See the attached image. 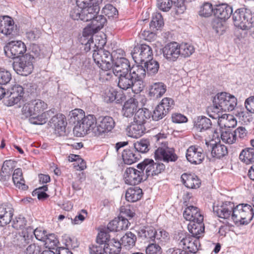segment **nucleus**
I'll return each instance as SVG.
<instances>
[{"label":"nucleus","instance_id":"1","mask_svg":"<svg viewBox=\"0 0 254 254\" xmlns=\"http://www.w3.org/2000/svg\"><path fill=\"white\" fill-rule=\"evenodd\" d=\"M103 0H77V6L70 11V15L74 20L83 21H91L90 26L84 29L82 35L86 38L85 50H90L91 44H93V34L103 27L107 20L103 15H97L100 10L99 4Z\"/></svg>","mask_w":254,"mask_h":254},{"label":"nucleus","instance_id":"2","mask_svg":"<svg viewBox=\"0 0 254 254\" xmlns=\"http://www.w3.org/2000/svg\"><path fill=\"white\" fill-rule=\"evenodd\" d=\"M99 37L95 36L94 40L96 43L91 44V46L96 49L93 50L92 57L94 62L103 70H110L113 67V59L112 54L103 48L105 44V40H100Z\"/></svg>","mask_w":254,"mask_h":254},{"label":"nucleus","instance_id":"3","mask_svg":"<svg viewBox=\"0 0 254 254\" xmlns=\"http://www.w3.org/2000/svg\"><path fill=\"white\" fill-rule=\"evenodd\" d=\"M158 144H161L155 151V158L156 160H163L166 162H175L178 159L177 155L175 153L174 149L169 148L167 142L161 141L166 138V135L164 133H158L154 136Z\"/></svg>","mask_w":254,"mask_h":254},{"label":"nucleus","instance_id":"4","mask_svg":"<svg viewBox=\"0 0 254 254\" xmlns=\"http://www.w3.org/2000/svg\"><path fill=\"white\" fill-rule=\"evenodd\" d=\"M254 216L253 207L248 204L242 203L234 206L231 219L236 224L240 223L241 225H247Z\"/></svg>","mask_w":254,"mask_h":254},{"label":"nucleus","instance_id":"5","mask_svg":"<svg viewBox=\"0 0 254 254\" xmlns=\"http://www.w3.org/2000/svg\"><path fill=\"white\" fill-rule=\"evenodd\" d=\"M82 110L77 109L72 111V115L74 120L77 122L76 128L78 127L83 134L88 133V131L91 130L93 132V128L94 127L97 119L93 115H88L82 117Z\"/></svg>","mask_w":254,"mask_h":254},{"label":"nucleus","instance_id":"6","mask_svg":"<svg viewBox=\"0 0 254 254\" xmlns=\"http://www.w3.org/2000/svg\"><path fill=\"white\" fill-rule=\"evenodd\" d=\"M234 25L242 30H248L253 24L252 15L250 10L242 8L236 10L233 14Z\"/></svg>","mask_w":254,"mask_h":254},{"label":"nucleus","instance_id":"7","mask_svg":"<svg viewBox=\"0 0 254 254\" xmlns=\"http://www.w3.org/2000/svg\"><path fill=\"white\" fill-rule=\"evenodd\" d=\"M138 169H143L146 179L149 177L157 176L164 172L165 166L158 161L156 162L151 159H145L137 165Z\"/></svg>","mask_w":254,"mask_h":254},{"label":"nucleus","instance_id":"8","mask_svg":"<svg viewBox=\"0 0 254 254\" xmlns=\"http://www.w3.org/2000/svg\"><path fill=\"white\" fill-rule=\"evenodd\" d=\"M213 103L220 107L224 112L233 111L237 104V98L227 92H221L217 94L213 98Z\"/></svg>","mask_w":254,"mask_h":254},{"label":"nucleus","instance_id":"9","mask_svg":"<svg viewBox=\"0 0 254 254\" xmlns=\"http://www.w3.org/2000/svg\"><path fill=\"white\" fill-rule=\"evenodd\" d=\"M12 66L17 74L23 76L30 74L33 69L31 58L28 55L16 59L13 63Z\"/></svg>","mask_w":254,"mask_h":254},{"label":"nucleus","instance_id":"10","mask_svg":"<svg viewBox=\"0 0 254 254\" xmlns=\"http://www.w3.org/2000/svg\"><path fill=\"white\" fill-rule=\"evenodd\" d=\"M131 54L134 61L138 64H142L153 58L152 48L146 44L135 46Z\"/></svg>","mask_w":254,"mask_h":254},{"label":"nucleus","instance_id":"11","mask_svg":"<svg viewBox=\"0 0 254 254\" xmlns=\"http://www.w3.org/2000/svg\"><path fill=\"white\" fill-rule=\"evenodd\" d=\"M115 126V122L111 117L100 116L97 119L93 132L95 135L99 136L111 131Z\"/></svg>","mask_w":254,"mask_h":254},{"label":"nucleus","instance_id":"12","mask_svg":"<svg viewBox=\"0 0 254 254\" xmlns=\"http://www.w3.org/2000/svg\"><path fill=\"white\" fill-rule=\"evenodd\" d=\"M6 57L11 59H18L26 51L25 44L21 41H11L7 43L4 47Z\"/></svg>","mask_w":254,"mask_h":254},{"label":"nucleus","instance_id":"13","mask_svg":"<svg viewBox=\"0 0 254 254\" xmlns=\"http://www.w3.org/2000/svg\"><path fill=\"white\" fill-rule=\"evenodd\" d=\"M124 177L127 184L133 186L146 179L143 169H136L132 167H129L126 169Z\"/></svg>","mask_w":254,"mask_h":254},{"label":"nucleus","instance_id":"14","mask_svg":"<svg viewBox=\"0 0 254 254\" xmlns=\"http://www.w3.org/2000/svg\"><path fill=\"white\" fill-rule=\"evenodd\" d=\"M0 31L9 38L18 35L16 25L14 24L13 19L8 16H0Z\"/></svg>","mask_w":254,"mask_h":254},{"label":"nucleus","instance_id":"15","mask_svg":"<svg viewBox=\"0 0 254 254\" xmlns=\"http://www.w3.org/2000/svg\"><path fill=\"white\" fill-rule=\"evenodd\" d=\"M178 241L180 247L183 249L188 250L189 252L191 253H195L200 247L199 240L190 236L189 234L182 235V236L180 237Z\"/></svg>","mask_w":254,"mask_h":254},{"label":"nucleus","instance_id":"16","mask_svg":"<svg viewBox=\"0 0 254 254\" xmlns=\"http://www.w3.org/2000/svg\"><path fill=\"white\" fill-rule=\"evenodd\" d=\"M111 70H108L106 74L110 75L113 73L116 76H118L122 74V75L128 73L130 72L131 67L128 60L126 58H122L117 59L116 61L113 64V67Z\"/></svg>","mask_w":254,"mask_h":254},{"label":"nucleus","instance_id":"17","mask_svg":"<svg viewBox=\"0 0 254 254\" xmlns=\"http://www.w3.org/2000/svg\"><path fill=\"white\" fill-rule=\"evenodd\" d=\"M179 43L176 42L169 43L162 49L164 57L169 62H175L180 57Z\"/></svg>","mask_w":254,"mask_h":254},{"label":"nucleus","instance_id":"18","mask_svg":"<svg viewBox=\"0 0 254 254\" xmlns=\"http://www.w3.org/2000/svg\"><path fill=\"white\" fill-rule=\"evenodd\" d=\"M205 145L207 150L211 151L213 157L221 158L228 153L227 148L226 146L220 143H217L215 140L212 139L210 141H205Z\"/></svg>","mask_w":254,"mask_h":254},{"label":"nucleus","instance_id":"19","mask_svg":"<svg viewBox=\"0 0 254 254\" xmlns=\"http://www.w3.org/2000/svg\"><path fill=\"white\" fill-rule=\"evenodd\" d=\"M204 157L203 149L199 146H191L187 150L186 158L191 164H200L204 160Z\"/></svg>","mask_w":254,"mask_h":254},{"label":"nucleus","instance_id":"20","mask_svg":"<svg viewBox=\"0 0 254 254\" xmlns=\"http://www.w3.org/2000/svg\"><path fill=\"white\" fill-rule=\"evenodd\" d=\"M32 228L28 227L22 231L21 235L16 236L13 243L19 248H23L32 243Z\"/></svg>","mask_w":254,"mask_h":254},{"label":"nucleus","instance_id":"21","mask_svg":"<svg viewBox=\"0 0 254 254\" xmlns=\"http://www.w3.org/2000/svg\"><path fill=\"white\" fill-rule=\"evenodd\" d=\"M234 204L230 201H226L220 206L213 207V211L219 217L223 219L231 218L234 211Z\"/></svg>","mask_w":254,"mask_h":254},{"label":"nucleus","instance_id":"22","mask_svg":"<svg viewBox=\"0 0 254 254\" xmlns=\"http://www.w3.org/2000/svg\"><path fill=\"white\" fill-rule=\"evenodd\" d=\"M50 123L54 126L56 133L59 135H64L67 125L66 118L64 115L59 114L53 116Z\"/></svg>","mask_w":254,"mask_h":254},{"label":"nucleus","instance_id":"23","mask_svg":"<svg viewBox=\"0 0 254 254\" xmlns=\"http://www.w3.org/2000/svg\"><path fill=\"white\" fill-rule=\"evenodd\" d=\"M13 215V209L11 205H0V226H4L9 224Z\"/></svg>","mask_w":254,"mask_h":254},{"label":"nucleus","instance_id":"24","mask_svg":"<svg viewBox=\"0 0 254 254\" xmlns=\"http://www.w3.org/2000/svg\"><path fill=\"white\" fill-rule=\"evenodd\" d=\"M185 219L191 222H203V216L199 211L198 208L193 206H189L187 207L183 213Z\"/></svg>","mask_w":254,"mask_h":254},{"label":"nucleus","instance_id":"25","mask_svg":"<svg viewBox=\"0 0 254 254\" xmlns=\"http://www.w3.org/2000/svg\"><path fill=\"white\" fill-rule=\"evenodd\" d=\"M233 9L232 7L226 4L222 3L216 5L214 8L213 13L218 19L225 21L228 19L232 14Z\"/></svg>","mask_w":254,"mask_h":254},{"label":"nucleus","instance_id":"26","mask_svg":"<svg viewBox=\"0 0 254 254\" xmlns=\"http://www.w3.org/2000/svg\"><path fill=\"white\" fill-rule=\"evenodd\" d=\"M16 162L12 160L4 161L0 174V181L7 182L10 178V176L15 167Z\"/></svg>","mask_w":254,"mask_h":254},{"label":"nucleus","instance_id":"27","mask_svg":"<svg viewBox=\"0 0 254 254\" xmlns=\"http://www.w3.org/2000/svg\"><path fill=\"white\" fill-rule=\"evenodd\" d=\"M166 91V85L161 82H155L149 86V96L156 99L161 97Z\"/></svg>","mask_w":254,"mask_h":254},{"label":"nucleus","instance_id":"28","mask_svg":"<svg viewBox=\"0 0 254 254\" xmlns=\"http://www.w3.org/2000/svg\"><path fill=\"white\" fill-rule=\"evenodd\" d=\"M181 179L183 184L188 188L197 189L199 188L201 181L195 174L184 173Z\"/></svg>","mask_w":254,"mask_h":254},{"label":"nucleus","instance_id":"29","mask_svg":"<svg viewBox=\"0 0 254 254\" xmlns=\"http://www.w3.org/2000/svg\"><path fill=\"white\" fill-rule=\"evenodd\" d=\"M188 228L191 234L190 236L198 240L204 232V225L203 222L191 221L188 224Z\"/></svg>","mask_w":254,"mask_h":254},{"label":"nucleus","instance_id":"30","mask_svg":"<svg viewBox=\"0 0 254 254\" xmlns=\"http://www.w3.org/2000/svg\"><path fill=\"white\" fill-rule=\"evenodd\" d=\"M138 103L134 98H130L124 104L122 112L123 116L127 118H131L137 111Z\"/></svg>","mask_w":254,"mask_h":254},{"label":"nucleus","instance_id":"31","mask_svg":"<svg viewBox=\"0 0 254 254\" xmlns=\"http://www.w3.org/2000/svg\"><path fill=\"white\" fill-rule=\"evenodd\" d=\"M127 131L129 136L137 138L145 133V127L143 125L133 122L127 127Z\"/></svg>","mask_w":254,"mask_h":254},{"label":"nucleus","instance_id":"32","mask_svg":"<svg viewBox=\"0 0 254 254\" xmlns=\"http://www.w3.org/2000/svg\"><path fill=\"white\" fill-rule=\"evenodd\" d=\"M134 80L130 72L123 75L121 74L118 76V86L121 89L126 90L132 87Z\"/></svg>","mask_w":254,"mask_h":254},{"label":"nucleus","instance_id":"33","mask_svg":"<svg viewBox=\"0 0 254 254\" xmlns=\"http://www.w3.org/2000/svg\"><path fill=\"white\" fill-rule=\"evenodd\" d=\"M212 126L211 120L205 116L197 117L194 121V127L197 131H203L210 129Z\"/></svg>","mask_w":254,"mask_h":254},{"label":"nucleus","instance_id":"34","mask_svg":"<svg viewBox=\"0 0 254 254\" xmlns=\"http://www.w3.org/2000/svg\"><path fill=\"white\" fill-rule=\"evenodd\" d=\"M54 111L50 110L41 114H38L32 116L29 118V122L33 125H43L45 124L51 115L54 114Z\"/></svg>","mask_w":254,"mask_h":254},{"label":"nucleus","instance_id":"35","mask_svg":"<svg viewBox=\"0 0 254 254\" xmlns=\"http://www.w3.org/2000/svg\"><path fill=\"white\" fill-rule=\"evenodd\" d=\"M142 196V190L138 187H133L127 190L125 197L127 201L134 202L139 200Z\"/></svg>","mask_w":254,"mask_h":254},{"label":"nucleus","instance_id":"36","mask_svg":"<svg viewBox=\"0 0 254 254\" xmlns=\"http://www.w3.org/2000/svg\"><path fill=\"white\" fill-rule=\"evenodd\" d=\"M139 154L133 149H125L122 153L124 162L127 165H130L135 162L139 159Z\"/></svg>","mask_w":254,"mask_h":254},{"label":"nucleus","instance_id":"37","mask_svg":"<svg viewBox=\"0 0 254 254\" xmlns=\"http://www.w3.org/2000/svg\"><path fill=\"white\" fill-rule=\"evenodd\" d=\"M138 236L143 240L152 241L155 236V229L151 226L144 227L138 230Z\"/></svg>","mask_w":254,"mask_h":254},{"label":"nucleus","instance_id":"38","mask_svg":"<svg viewBox=\"0 0 254 254\" xmlns=\"http://www.w3.org/2000/svg\"><path fill=\"white\" fill-rule=\"evenodd\" d=\"M150 117V112L148 109H139L134 114L133 122L144 125Z\"/></svg>","mask_w":254,"mask_h":254},{"label":"nucleus","instance_id":"39","mask_svg":"<svg viewBox=\"0 0 254 254\" xmlns=\"http://www.w3.org/2000/svg\"><path fill=\"white\" fill-rule=\"evenodd\" d=\"M12 181L14 185L19 189L24 190L28 188L24 184L25 181L22 176V170L20 168H17L13 171Z\"/></svg>","mask_w":254,"mask_h":254},{"label":"nucleus","instance_id":"40","mask_svg":"<svg viewBox=\"0 0 254 254\" xmlns=\"http://www.w3.org/2000/svg\"><path fill=\"white\" fill-rule=\"evenodd\" d=\"M89 249L90 254H111L113 248L106 247L96 243L90 246Z\"/></svg>","mask_w":254,"mask_h":254},{"label":"nucleus","instance_id":"41","mask_svg":"<svg viewBox=\"0 0 254 254\" xmlns=\"http://www.w3.org/2000/svg\"><path fill=\"white\" fill-rule=\"evenodd\" d=\"M239 158L242 162L247 164L254 163V148H247L243 149L239 155Z\"/></svg>","mask_w":254,"mask_h":254},{"label":"nucleus","instance_id":"42","mask_svg":"<svg viewBox=\"0 0 254 254\" xmlns=\"http://www.w3.org/2000/svg\"><path fill=\"white\" fill-rule=\"evenodd\" d=\"M223 109H220V107L217 105H214L208 107L207 110V115L209 117L213 119L220 120V118H224L225 114H222Z\"/></svg>","mask_w":254,"mask_h":254},{"label":"nucleus","instance_id":"43","mask_svg":"<svg viewBox=\"0 0 254 254\" xmlns=\"http://www.w3.org/2000/svg\"><path fill=\"white\" fill-rule=\"evenodd\" d=\"M144 66L147 74L150 75L156 74L159 68L158 62L153 59V58L144 62Z\"/></svg>","mask_w":254,"mask_h":254},{"label":"nucleus","instance_id":"44","mask_svg":"<svg viewBox=\"0 0 254 254\" xmlns=\"http://www.w3.org/2000/svg\"><path fill=\"white\" fill-rule=\"evenodd\" d=\"M130 72L135 80V79H144L147 73L144 66L139 64L133 65L130 69Z\"/></svg>","mask_w":254,"mask_h":254},{"label":"nucleus","instance_id":"45","mask_svg":"<svg viewBox=\"0 0 254 254\" xmlns=\"http://www.w3.org/2000/svg\"><path fill=\"white\" fill-rule=\"evenodd\" d=\"M133 146L137 153H144L150 149V141L148 139H141L135 142Z\"/></svg>","mask_w":254,"mask_h":254},{"label":"nucleus","instance_id":"46","mask_svg":"<svg viewBox=\"0 0 254 254\" xmlns=\"http://www.w3.org/2000/svg\"><path fill=\"white\" fill-rule=\"evenodd\" d=\"M110 238V236L108 233L101 231L97 236L96 243L100 245H105L106 247L114 248V246L108 243Z\"/></svg>","mask_w":254,"mask_h":254},{"label":"nucleus","instance_id":"47","mask_svg":"<svg viewBox=\"0 0 254 254\" xmlns=\"http://www.w3.org/2000/svg\"><path fill=\"white\" fill-rule=\"evenodd\" d=\"M164 25V21L162 15L160 13H154L150 23V27L153 30L159 29Z\"/></svg>","mask_w":254,"mask_h":254},{"label":"nucleus","instance_id":"48","mask_svg":"<svg viewBox=\"0 0 254 254\" xmlns=\"http://www.w3.org/2000/svg\"><path fill=\"white\" fill-rule=\"evenodd\" d=\"M179 47L180 49V57H189L194 52L193 46L188 43L179 44Z\"/></svg>","mask_w":254,"mask_h":254},{"label":"nucleus","instance_id":"49","mask_svg":"<svg viewBox=\"0 0 254 254\" xmlns=\"http://www.w3.org/2000/svg\"><path fill=\"white\" fill-rule=\"evenodd\" d=\"M121 240L122 244L125 246L133 247L135 245L136 237L132 232H128L121 238Z\"/></svg>","mask_w":254,"mask_h":254},{"label":"nucleus","instance_id":"50","mask_svg":"<svg viewBox=\"0 0 254 254\" xmlns=\"http://www.w3.org/2000/svg\"><path fill=\"white\" fill-rule=\"evenodd\" d=\"M31 102L35 115L36 114H40L47 108V104L40 99L32 100Z\"/></svg>","mask_w":254,"mask_h":254},{"label":"nucleus","instance_id":"51","mask_svg":"<svg viewBox=\"0 0 254 254\" xmlns=\"http://www.w3.org/2000/svg\"><path fill=\"white\" fill-rule=\"evenodd\" d=\"M212 27L216 33L222 35L226 29L225 21L220 19L214 20L212 22Z\"/></svg>","mask_w":254,"mask_h":254},{"label":"nucleus","instance_id":"52","mask_svg":"<svg viewBox=\"0 0 254 254\" xmlns=\"http://www.w3.org/2000/svg\"><path fill=\"white\" fill-rule=\"evenodd\" d=\"M10 94L11 96L23 103V95L24 94L23 87L19 85H14L10 89Z\"/></svg>","mask_w":254,"mask_h":254},{"label":"nucleus","instance_id":"53","mask_svg":"<svg viewBox=\"0 0 254 254\" xmlns=\"http://www.w3.org/2000/svg\"><path fill=\"white\" fill-rule=\"evenodd\" d=\"M213 10L212 4L208 2H205L201 6L199 13L201 16L207 17L211 15L213 13Z\"/></svg>","mask_w":254,"mask_h":254},{"label":"nucleus","instance_id":"54","mask_svg":"<svg viewBox=\"0 0 254 254\" xmlns=\"http://www.w3.org/2000/svg\"><path fill=\"white\" fill-rule=\"evenodd\" d=\"M222 140L228 144H233L236 142L237 138L235 135L234 131L230 130L223 131L221 135Z\"/></svg>","mask_w":254,"mask_h":254},{"label":"nucleus","instance_id":"55","mask_svg":"<svg viewBox=\"0 0 254 254\" xmlns=\"http://www.w3.org/2000/svg\"><path fill=\"white\" fill-rule=\"evenodd\" d=\"M44 242L49 249H55L59 243L58 239L54 234H48Z\"/></svg>","mask_w":254,"mask_h":254},{"label":"nucleus","instance_id":"56","mask_svg":"<svg viewBox=\"0 0 254 254\" xmlns=\"http://www.w3.org/2000/svg\"><path fill=\"white\" fill-rule=\"evenodd\" d=\"M168 113L162 106L158 104L153 111L152 118L153 120L157 121L163 119Z\"/></svg>","mask_w":254,"mask_h":254},{"label":"nucleus","instance_id":"57","mask_svg":"<svg viewBox=\"0 0 254 254\" xmlns=\"http://www.w3.org/2000/svg\"><path fill=\"white\" fill-rule=\"evenodd\" d=\"M22 115L26 118H30L32 116L35 115L31 101L24 104L21 110Z\"/></svg>","mask_w":254,"mask_h":254},{"label":"nucleus","instance_id":"58","mask_svg":"<svg viewBox=\"0 0 254 254\" xmlns=\"http://www.w3.org/2000/svg\"><path fill=\"white\" fill-rule=\"evenodd\" d=\"M11 79V74L9 71L0 68V85H6Z\"/></svg>","mask_w":254,"mask_h":254},{"label":"nucleus","instance_id":"59","mask_svg":"<svg viewBox=\"0 0 254 254\" xmlns=\"http://www.w3.org/2000/svg\"><path fill=\"white\" fill-rule=\"evenodd\" d=\"M117 9L112 4H106L102 10V13L109 18L113 17L118 14Z\"/></svg>","mask_w":254,"mask_h":254},{"label":"nucleus","instance_id":"60","mask_svg":"<svg viewBox=\"0 0 254 254\" xmlns=\"http://www.w3.org/2000/svg\"><path fill=\"white\" fill-rule=\"evenodd\" d=\"M35 236L36 239L39 241L44 242L48 234L47 232L42 228H37L35 229L32 228V237Z\"/></svg>","mask_w":254,"mask_h":254},{"label":"nucleus","instance_id":"61","mask_svg":"<svg viewBox=\"0 0 254 254\" xmlns=\"http://www.w3.org/2000/svg\"><path fill=\"white\" fill-rule=\"evenodd\" d=\"M174 2L172 0H158V7L163 11H168L172 7Z\"/></svg>","mask_w":254,"mask_h":254},{"label":"nucleus","instance_id":"62","mask_svg":"<svg viewBox=\"0 0 254 254\" xmlns=\"http://www.w3.org/2000/svg\"><path fill=\"white\" fill-rule=\"evenodd\" d=\"M42 251V246L36 243L30 244L26 248V254H39Z\"/></svg>","mask_w":254,"mask_h":254},{"label":"nucleus","instance_id":"63","mask_svg":"<svg viewBox=\"0 0 254 254\" xmlns=\"http://www.w3.org/2000/svg\"><path fill=\"white\" fill-rule=\"evenodd\" d=\"M143 79H135V80L133 81V85L131 87V89L135 93L137 94L140 93L144 89L145 84Z\"/></svg>","mask_w":254,"mask_h":254},{"label":"nucleus","instance_id":"64","mask_svg":"<svg viewBox=\"0 0 254 254\" xmlns=\"http://www.w3.org/2000/svg\"><path fill=\"white\" fill-rule=\"evenodd\" d=\"M146 253V254H161V248L158 244L152 243L147 247Z\"/></svg>","mask_w":254,"mask_h":254}]
</instances>
